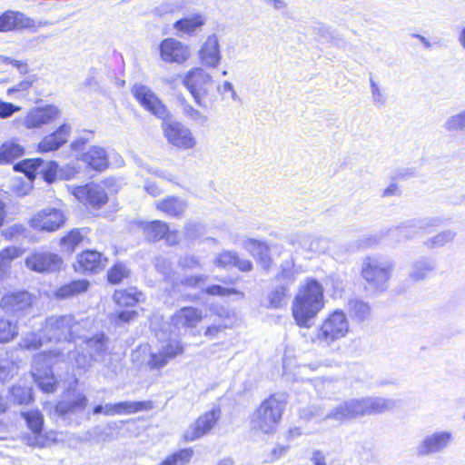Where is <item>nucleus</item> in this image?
I'll list each match as a JSON object with an SVG mask.
<instances>
[{"mask_svg":"<svg viewBox=\"0 0 465 465\" xmlns=\"http://www.w3.org/2000/svg\"><path fill=\"white\" fill-rule=\"evenodd\" d=\"M348 306L351 317L360 322L365 321L371 315V307L362 301L351 300Z\"/></svg>","mask_w":465,"mask_h":465,"instance_id":"47","label":"nucleus"},{"mask_svg":"<svg viewBox=\"0 0 465 465\" xmlns=\"http://www.w3.org/2000/svg\"><path fill=\"white\" fill-rule=\"evenodd\" d=\"M202 310L186 306L177 311L172 317L173 323L177 329L194 328L203 320Z\"/></svg>","mask_w":465,"mask_h":465,"instance_id":"28","label":"nucleus"},{"mask_svg":"<svg viewBox=\"0 0 465 465\" xmlns=\"http://www.w3.org/2000/svg\"><path fill=\"white\" fill-rule=\"evenodd\" d=\"M180 265L184 269H194L199 267L200 262L195 256L186 255L180 260Z\"/></svg>","mask_w":465,"mask_h":465,"instance_id":"62","label":"nucleus"},{"mask_svg":"<svg viewBox=\"0 0 465 465\" xmlns=\"http://www.w3.org/2000/svg\"><path fill=\"white\" fill-rule=\"evenodd\" d=\"M22 416L25 418L28 428L34 434L38 435L41 433L44 425V418L38 410L23 411Z\"/></svg>","mask_w":465,"mask_h":465,"instance_id":"46","label":"nucleus"},{"mask_svg":"<svg viewBox=\"0 0 465 465\" xmlns=\"http://www.w3.org/2000/svg\"><path fill=\"white\" fill-rule=\"evenodd\" d=\"M33 303L27 292H14L5 294L0 300V308L8 314L19 315L26 312Z\"/></svg>","mask_w":465,"mask_h":465,"instance_id":"20","label":"nucleus"},{"mask_svg":"<svg viewBox=\"0 0 465 465\" xmlns=\"http://www.w3.org/2000/svg\"><path fill=\"white\" fill-rule=\"evenodd\" d=\"M155 267L164 276V278L170 277V262L166 259L163 257L156 258Z\"/></svg>","mask_w":465,"mask_h":465,"instance_id":"61","label":"nucleus"},{"mask_svg":"<svg viewBox=\"0 0 465 465\" xmlns=\"http://www.w3.org/2000/svg\"><path fill=\"white\" fill-rule=\"evenodd\" d=\"M193 451L191 449L181 450L168 456L160 465H186L190 462Z\"/></svg>","mask_w":465,"mask_h":465,"instance_id":"50","label":"nucleus"},{"mask_svg":"<svg viewBox=\"0 0 465 465\" xmlns=\"http://www.w3.org/2000/svg\"><path fill=\"white\" fill-rule=\"evenodd\" d=\"M32 85V83L28 80H24L20 83H18L17 84H15V86L9 88L7 90V94H11L13 93H16V92H24V91H27Z\"/></svg>","mask_w":465,"mask_h":465,"instance_id":"64","label":"nucleus"},{"mask_svg":"<svg viewBox=\"0 0 465 465\" xmlns=\"http://www.w3.org/2000/svg\"><path fill=\"white\" fill-rule=\"evenodd\" d=\"M154 207L168 216L181 217L184 214L188 203L178 196L171 195L156 201Z\"/></svg>","mask_w":465,"mask_h":465,"instance_id":"31","label":"nucleus"},{"mask_svg":"<svg viewBox=\"0 0 465 465\" xmlns=\"http://www.w3.org/2000/svg\"><path fill=\"white\" fill-rule=\"evenodd\" d=\"M213 263L223 269L237 267L243 272H249L252 270V263L250 260L241 259L237 252L232 251H223L219 252L215 256Z\"/></svg>","mask_w":465,"mask_h":465,"instance_id":"29","label":"nucleus"},{"mask_svg":"<svg viewBox=\"0 0 465 465\" xmlns=\"http://www.w3.org/2000/svg\"><path fill=\"white\" fill-rule=\"evenodd\" d=\"M206 21L207 17L204 14L196 12L177 20L173 24V29L177 31L180 36H194L202 31Z\"/></svg>","mask_w":465,"mask_h":465,"instance_id":"24","label":"nucleus"},{"mask_svg":"<svg viewBox=\"0 0 465 465\" xmlns=\"http://www.w3.org/2000/svg\"><path fill=\"white\" fill-rule=\"evenodd\" d=\"M65 222V215L60 209L46 207L30 219V226L38 231L55 232Z\"/></svg>","mask_w":465,"mask_h":465,"instance_id":"14","label":"nucleus"},{"mask_svg":"<svg viewBox=\"0 0 465 465\" xmlns=\"http://www.w3.org/2000/svg\"><path fill=\"white\" fill-rule=\"evenodd\" d=\"M48 342L45 335L42 333V329L38 331H30L25 333L20 340L18 346L27 351H36Z\"/></svg>","mask_w":465,"mask_h":465,"instance_id":"40","label":"nucleus"},{"mask_svg":"<svg viewBox=\"0 0 465 465\" xmlns=\"http://www.w3.org/2000/svg\"><path fill=\"white\" fill-rule=\"evenodd\" d=\"M288 241L290 244L297 246L312 254L324 253L329 249L330 245L327 239L316 237L302 232L291 234Z\"/></svg>","mask_w":465,"mask_h":465,"instance_id":"19","label":"nucleus"},{"mask_svg":"<svg viewBox=\"0 0 465 465\" xmlns=\"http://www.w3.org/2000/svg\"><path fill=\"white\" fill-rule=\"evenodd\" d=\"M70 401L73 409V413H76L85 409L88 400L84 394L76 393L73 395V397L70 399Z\"/></svg>","mask_w":465,"mask_h":465,"instance_id":"56","label":"nucleus"},{"mask_svg":"<svg viewBox=\"0 0 465 465\" xmlns=\"http://www.w3.org/2000/svg\"><path fill=\"white\" fill-rule=\"evenodd\" d=\"M11 396L18 404H27L32 400V390L29 387L14 386L11 390Z\"/></svg>","mask_w":465,"mask_h":465,"instance_id":"51","label":"nucleus"},{"mask_svg":"<svg viewBox=\"0 0 465 465\" xmlns=\"http://www.w3.org/2000/svg\"><path fill=\"white\" fill-rule=\"evenodd\" d=\"M242 246L252 254L265 270H269L272 264L269 246L259 240L246 238L242 241Z\"/></svg>","mask_w":465,"mask_h":465,"instance_id":"27","label":"nucleus"},{"mask_svg":"<svg viewBox=\"0 0 465 465\" xmlns=\"http://www.w3.org/2000/svg\"><path fill=\"white\" fill-rule=\"evenodd\" d=\"M129 276V270L123 263H116L108 272V281L112 283H119L124 278Z\"/></svg>","mask_w":465,"mask_h":465,"instance_id":"53","label":"nucleus"},{"mask_svg":"<svg viewBox=\"0 0 465 465\" xmlns=\"http://www.w3.org/2000/svg\"><path fill=\"white\" fill-rule=\"evenodd\" d=\"M132 94L140 104L156 117L165 120L170 113L158 96L147 86L136 84L132 88Z\"/></svg>","mask_w":465,"mask_h":465,"instance_id":"12","label":"nucleus"},{"mask_svg":"<svg viewBox=\"0 0 465 465\" xmlns=\"http://www.w3.org/2000/svg\"><path fill=\"white\" fill-rule=\"evenodd\" d=\"M153 407L150 401H121L107 403L106 416L129 415L143 411H149Z\"/></svg>","mask_w":465,"mask_h":465,"instance_id":"32","label":"nucleus"},{"mask_svg":"<svg viewBox=\"0 0 465 465\" xmlns=\"http://www.w3.org/2000/svg\"><path fill=\"white\" fill-rule=\"evenodd\" d=\"M60 116V110L52 104L31 109L25 116L17 117L14 124L26 129L40 128Z\"/></svg>","mask_w":465,"mask_h":465,"instance_id":"11","label":"nucleus"},{"mask_svg":"<svg viewBox=\"0 0 465 465\" xmlns=\"http://www.w3.org/2000/svg\"><path fill=\"white\" fill-rule=\"evenodd\" d=\"M23 252L17 247H7L0 252V281L6 279L10 274L12 262L20 257Z\"/></svg>","mask_w":465,"mask_h":465,"instance_id":"36","label":"nucleus"},{"mask_svg":"<svg viewBox=\"0 0 465 465\" xmlns=\"http://www.w3.org/2000/svg\"><path fill=\"white\" fill-rule=\"evenodd\" d=\"M220 416L221 410L219 408L206 411L184 430V440L193 441L208 434L216 425Z\"/></svg>","mask_w":465,"mask_h":465,"instance_id":"15","label":"nucleus"},{"mask_svg":"<svg viewBox=\"0 0 465 465\" xmlns=\"http://www.w3.org/2000/svg\"><path fill=\"white\" fill-rule=\"evenodd\" d=\"M55 412L61 416H64L68 413H73L70 400H64L58 402L55 406Z\"/></svg>","mask_w":465,"mask_h":465,"instance_id":"63","label":"nucleus"},{"mask_svg":"<svg viewBox=\"0 0 465 465\" xmlns=\"http://www.w3.org/2000/svg\"><path fill=\"white\" fill-rule=\"evenodd\" d=\"M162 129L168 143L174 147L180 150H191L196 146V138L182 123L167 118L163 120Z\"/></svg>","mask_w":465,"mask_h":465,"instance_id":"10","label":"nucleus"},{"mask_svg":"<svg viewBox=\"0 0 465 465\" xmlns=\"http://www.w3.org/2000/svg\"><path fill=\"white\" fill-rule=\"evenodd\" d=\"M183 114L191 121L194 122L196 124L200 126H205L208 123V117L203 113L195 109L193 105H191L185 100L183 101Z\"/></svg>","mask_w":465,"mask_h":465,"instance_id":"49","label":"nucleus"},{"mask_svg":"<svg viewBox=\"0 0 465 465\" xmlns=\"http://www.w3.org/2000/svg\"><path fill=\"white\" fill-rule=\"evenodd\" d=\"M21 107L14 104L0 101V118L5 119L12 116L15 113L19 112Z\"/></svg>","mask_w":465,"mask_h":465,"instance_id":"57","label":"nucleus"},{"mask_svg":"<svg viewBox=\"0 0 465 465\" xmlns=\"http://www.w3.org/2000/svg\"><path fill=\"white\" fill-rule=\"evenodd\" d=\"M89 284L87 280L73 281L61 286L56 291L55 295L59 299H68L86 292Z\"/></svg>","mask_w":465,"mask_h":465,"instance_id":"38","label":"nucleus"},{"mask_svg":"<svg viewBox=\"0 0 465 465\" xmlns=\"http://www.w3.org/2000/svg\"><path fill=\"white\" fill-rule=\"evenodd\" d=\"M107 263V259L96 251H84L77 255L74 269L77 272H98Z\"/></svg>","mask_w":465,"mask_h":465,"instance_id":"22","label":"nucleus"},{"mask_svg":"<svg viewBox=\"0 0 465 465\" xmlns=\"http://www.w3.org/2000/svg\"><path fill=\"white\" fill-rule=\"evenodd\" d=\"M201 64L208 68H217L222 61L219 37L216 34L207 35L198 50Z\"/></svg>","mask_w":465,"mask_h":465,"instance_id":"17","label":"nucleus"},{"mask_svg":"<svg viewBox=\"0 0 465 465\" xmlns=\"http://www.w3.org/2000/svg\"><path fill=\"white\" fill-rule=\"evenodd\" d=\"M394 270L392 260L382 256H368L361 264V275L370 288L385 291Z\"/></svg>","mask_w":465,"mask_h":465,"instance_id":"6","label":"nucleus"},{"mask_svg":"<svg viewBox=\"0 0 465 465\" xmlns=\"http://www.w3.org/2000/svg\"><path fill=\"white\" fill-rule=\"evenodd\" d=\"M217 91L221 95L230 94V97L233 101H237L239 98L234 90L232 84L229 81H224L221 84H219L217 87Z\"/></svg>","mask_w":465,"mask_h":465,"instance_id":"59","label":"nucleus"},{"mask_svg":"<svg viewBox=\"0 0 465 465\" xmlns=\"http://www.w3.org/2000/svg\"><path fill=\"white\" fill-rule=\"evenodd\" d=\"M396 401L381 397L351 398L341 401L325 414L324 420L339 423L351 421L358 418L379 414L392 410Z\"/></svg>","mask_w":465,"mask_h":465,"instance_id":"2","label":"nucleus"},{"mask_svg":"<svg viewBox=\"0 0 465 465\" xmlns=\"http://www.w3.org/2000/svg\"><path fill=\"white\" fill-rule=\"evenodd\" d=\"M18 371V364L7 354L0 356V381L12 379Z\"/></svg>","mask_w":465,"mask_h":465,"instance_id":"43","label":"nucleus"},{"mask_svg":"<svg viewBox=\"0 0 465 465\" xmlns=\"http://www.w3.org/2000/svg\"><path fill=\"white\" fill-rule=\"evenodd\" d=\"M71 126L69 124H62L55 132L46 135L38 144V150L42 153L52 152L59 149L66 143L71 134Z\"/></svg>","mask_w":465,"mask_h":465,"instance_id":"30","label":"nucleus"},{"mask_svg":"<svg viewBox=\"0 0 465 465\" xmlns=\"http://www.w3.org/2000/svg\"><path fill=\"white\" fill-rule=\"evenodd\" d=\"M87 321H75L72 315L52 316L45 321L42 325V333L45 335L48 342H62L66 345L65 349L55 350L64 354L59 361H71L72 348H74L76 339L84 338L82 331L87 325Z\"/></svg>","mask_w":465,"mask_h":465,"instance_id":"3","label":"nucleus"},{"mask_svg":"<svg viewBox=\"0 0 465 465\" xmlns=\"http://www.w3.org/2000/svg\"><path fill=\"white\" fill-rule=\"evenodd\" d=\"M41 166H43L42 159H25L15 165V170L25 173V174L30 179H35V175L38 174Z\"/></svg>","mask_w":465,"mask_h":465,"instance_id":"45","label":"nucleus"},{"mask_svg":"<svg viewBox=\"0 0 465 465\" xmlns=\"http://www.w3.org/2000/svg\"><path fill=\"white\" fill-rule=\"evenodd\" d=\"M24 154V147L14 141H7L0 146V163H10Z\"/></svg>","mask_w":465,"mask_h":465,"instance_id":"41","label":"nucleus"},{"mask_svg":"<svg viewBox=\"0 0 465 465\" xmlns=\"http://www.w3.org/2000/svg\"><path fill=\"white\" fill-rule=\"evenodd\" d=\"M0 61L3 64H12L16 67L20 74H24L27 73V64L22 61L13 59L8 56L0 55Z\"/></svg>","mask_w":465,"mask_h":465,"instance_id":"60","label":"nucleus"},{"mask_svg":"<svg viewBox=\"0 0 465 465\" xmlns=\"http://www.w3.org/2000/svg\"><path fill=\"white\" fill-rule=\"evenodd\" d=\"M183 352V346L177 340H172L162 344L156 351L150 353L147 365L152 370H159L168 364L170 361Z\"/></svg>","mask_w":465,"mask_h":465,"instance_id":"16","label":"nucleus"},{"mask_svg":"<svg viewBox=\"0 0 465 465\" xmlns=\"http://www.w3.org/2000/svg\"><path fill=\"white\" fill-rule=\"evenodd\" d=\"M182 83L196 104L206 106L205 97L209 95L213 84L211 74L202 67H194L183 75Z\"/></svg>","mask_w":465,"mask_h":465,"instance_id":"8","label":"nucleus"},{"mask_svg":"<svg viewBox=\"0 0 465 465\" xmlns=\"http://www.w3.org/2000/svg\"><path fill=\"white\" fill-rule=\"evenodd\" d=\"M25 266L35 272H54L64 263L62 257L48 251H35L25 259Z\"/></svg>","mask_w":465,"mask_h":465,"instance_id":"13","label":"nucleus"},{"mask_svg":"<svg viewBox=\"0 0 465 465\" xmlns=\"http://www.w3.org/2000/svg\"><path fill=\"white\" fill-rule=\"evenodd\" d=\"M287 290L284 287H277L268 294V307L279 308L286 296Z\"/></svg>","mask_w":465,"mask_h":465,"instance_id":"54","label":"nucleus"},{"mask_svg":"<svg viewBox=\"0 0 465 465\" xmlns=\"http://www.w3.org/2000/svg\"><path fill=\"white\" fill-rule=\"evenodd\" d=\"M83 343L84 345L83 351H86V353L84 351L81 353L78 351H72L71 361H68L74 363L77 368L85 369L91 366L92 361H98L104 355L108 339L104 334L99 333L84 340Z\"/></svg>","mask_w":465,"mask_h":465,"instance_id":"9","label":"nucleus"},{"mask_svg":"<svg viewBox=\"0 0 465 465\" xmlns=\"http://www.w3.org/2000/svg\"><path fill=\"white\" fill-rule=\"evenodd\" d=\"M370 85L373 103L378 104H384L385 96L377 83H375L372 78L370 79Z\"/></svg>","mask_w":465,"mask_h":465,"instance_id":"58","label":"nucleus"},{"mask_svg":"<svg viewBox=\"0 0 465 465\" xmlns=\"http://www.w3.org/2000/svg\"><path fill=\"white\" fill-rule=\"evenodd\" d=\"M74 195L80 202L94 207H100L108 200L104 189L95 183L77 187Z\"/></svg>","mask_w":465,"mask_h":465,"instance_id":"26","label":"nucleus"},{"mask_svg":"<svg viewBox=\"0 0 465 465\" xmlns=\"http://www.w3.org/2000/svg\"><path fill=\"white\" fill-rule=\"evenodd\" d=\"M205 292L209 295H217L223 297L236 295L240 299L243 298L244 296L243 292H240L239 290H236L234 288H226L221 285H212L205 290Z\"/></svg>","mask_w":465,"mask_h":465,"instance_id":"52","label":"nucleus"},{"mask_svg":"<svg viewBox=\"0 0 465 465\" xmlns=\"http://www.w3.org/2000/svg\"><path fill=\"white\" fill-rule=\"evenodd\" d=\"M453 441V434L450 431L440 430L427 435L416 447L418 456H426L430 453L440 452Z\"/></svg>","mask_w":465,"mask_h":465,"instance_id":"18","label":"nucleus"},{"mask_svg":"<svg viewBox=\"0 0 465 465\" xmlns=\"http://www.w3.org/2000/svg\"><path fill=\"white\" fill-rule=\"evenodd\" d=\"M443 128L450 134H465V110L450 115L445 121Z\"/></svg>","mask_w":465,"mask_h":465,"instance_id":"44","label":"nucleus"},{"mask_svg":"<svg viewBox=\"0 0 465 465\" xmlns=\"http://www.w3.org/2000/svg\"><path fill=\"white\" fill-rule=\"evenodd\" d=\"M350 332V322L341 310L328 314L316 327L312 342L321 347H331Z\"/></svg>","mask_w":465,"mask_h":465,"instance_id":"4","label":"nucleus"},{"mask_svg":"<svg viewBox=\"0 0 465 465\" xmlns=\"http://www.w3.org/2000/svg\"><path fill=\"white\" fill-rule=\"evenodd\" d=\"M43 166H41L38 174H41L43 178L48 182L52 183L55 179L57 163L54 162H46L42 160Z\"/></svg>","mask_w":465,"mask_h":465,"instance_id":"55","label":"nucleus"},{"mask_svg":"<svg viewBox=\"0 0 465 465\" xmlns=\"http://www.w3.org/2000/svg\"><path fill=\"white\" fill-rule=\"evenodd\" d=\"M18 334L16 323L0 317V343H6L13 341Z\"/></svg>","mask_w":465,"mask_h":465,"instance_id":"48","label":"nucleus"},{"mask_svg":"<svg viewBox=\"0 0 465 465\" xmlns=\"http://www.w3.org/2000/svg\"><path fill=\"white\" fill-rule=\"evenodd\" d=\"M285 402L272 395L264 400L251 417L252 430L263 434L273 433L282 419Z\"/></svg>","mask_w":465,"mask_h":465,"instance_id":"5","label":"nucleus"},{"mask_svg":"<svg viewBox=\"0 0 465 465\" xmlns=\"http://www.w3.org/2000/svg\"><path fill=\"white\" fill-rule=\"evenodd\" d=\"M142 299V292H138L134 287L115 291L114 293V300L119 306H134L137 302H141Z\"/></svg>","mask_w":465,"mask_h":465,"instance_id":"39","label":"nucleus"},{"mask_svg":"<svg viewBox=\"0 0 465 465\" xmlns=\"http://www.w3.org/2000/svg\"><path fill=\"white\" fill-rule=\"evenodd\" d=\"M160 55L164 62L182 64L190 57V48L174 38H166L160 44Z\"/></svg>","mask_w":465,"mask_h":465,"instance_id":"21","label":"nucleus"},{"mask_svg":"<svg viewBox=\"0 0 465 465\" xmlns=\"http://www.w3.org/2000/svg\"><path fill=\"white\" fill-rule=\"evenodd\" d=\"M142 230L148 241L156 242L168 232V224L163 221L142 223Z\"/></svg>","mask_w":465,"mask_h":465,"instance_id":"37","label":"nucleus"},{"mask_svg":"<svg viewBox=\"0 0 465 465\" xmlns=\"http://www.w3.org/2000/svg\"><path fill=\"white\" fill-rule=\"evenodd\" d=\"M35 22L24 13L7 10L0 15V32L33 28Z\"/></svg>","mask_w":465,"mask_h":465,"instance_id":"23","label":"nucleus"},{"mask_svg":"<svg viewBox=\"0 0 465 465\" xmlns=\"http://www.w3.org/2000/svg\"><path fill=\"white\" fill-rule=\"evenodd\" d=\"M324 307L323 287L316 280L306 278L299 286L292 303V313L297 325L310 328L313 319Z\"/></svg>","mask_w":465,"mask_h":465,"instance_id":"1","label":"nucleus"},{"mask_svg":"<svg viewBox=\"0 0 465 465\" xmlns=\"http://www.w3.org/2000/svg\"><path fill=\"white\" fill-rule=\"evenodd\" d=\"M440 219L438 217H426L422 219L410 221L395 230L397 236L407 240L415 238L420 232L426 231L430 227H436L440 224Z\"/></svg>","mask_w":465,"mask_h":465,"instance_id":"25","label":"nucleus"},{"mask_svg":"<svg viewBox=\"0 0 465 465\" xmlns=\"http://www.w3.org/2000/svg\"><path fill=\"white\" fill-rule=\"evenodd\" d=\"M88 230L86 228L73 229L60 239V247L64 252L72 253L76 247L87 240Z\"/></svg>","mask_w":465,"mask_h":465,"instance_id":"34","label":"nucleus"},{"mask_svg":"<svg viewBox=\"0 0 465 465\" xmlns=\"http://www.w3.org/2000/svg\"><path fill=\"white\" fill-rule=\"evenodd\" d=\"M435 269L432 260L430 258H420L411 264L409 271V278L411 282L424 281Z\"/></svg>","mask_w":465,"mask_h":465,"instance_id":"35","label":"nucleus"},{"mask_svg":"<svg viewBox=\"0 0 465 465\" xmlns=\"http://www.w3.org/2000/svg\"><path fill=\"white\" fill-rule=\"evenodd\" d=\"M83 161L96 171H103L108 166L106 151L99 146L89 148L82 156Z\"/></svg>","mask_w":465,"mask_h":465,"instance_id":"33","label":"nucleus"},{"mask_svg":"<svg viewBox=\"0 0 465 465\" xmlns=\"http://www.w3.org/2000/svg\"><path fill=\"white\" fill-rule=\"evenodd\" d=\"M64 357V353L56 351H45L34 357L32 375L44 391L53 392L55 390L57 381L49 365L60 361L58 358Z\"/></svg>","mask_w":465,"mask_h":465,"instance_id":"7","label":"nucleus"},{"mask_svg":"<svg viewBox=\"0 0 465 465\" xmlns=\"http://www.w3.org/2000/svg\"><path fill=\"white\" fill-rule=\"evenodd\" d=\"M456 237V232L453 230H444L438 232L436 235L429 238L424 242V246L427 249L432 250L441 248L446 244L453 242Z\"/></svg>","mask_w":465,"mask_h":465,"instance_id":"42","label":"nucleus"}]
</instances>
